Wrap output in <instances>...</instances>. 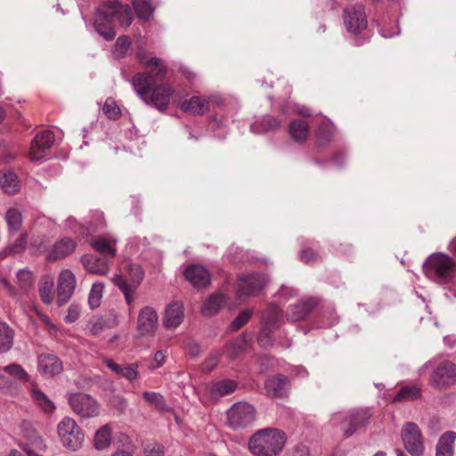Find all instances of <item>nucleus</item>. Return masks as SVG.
I'll list each match as a JSON object with an SVG mask.
<instances>
[{"label": "nucleus", "instance_id": "42", "mask_svg": "<svg viewBox=\"0 0 456 456\" xmlns=\"http://www.w3.org/2000/svg\"><path fill=\"white\" fill-rule=\"evenodd\" d=\"M142 396L149 405L154 406L161 411L168 410L164 396L159 393L144 391Z\"/></svg>", "mask_w": 456, "mask_h": 456}, {"label": "nucleus", "instance_id": "3", "mask_svg": "<svg viewBox=\"0 0 456 456\" xmlns=\"http://www.w3.org/2000/svg\"><path fill=\"white\" fill-rule=\"evenodd\" d=\"M132 83L140 98L147 105L153 106L160 111L167 110L170 97L175 93L172 86L167 84L151 86V81L144 75H135Z\"/></svg>", "mask_w": 456, "mask_h": 456}, {"label": "nucleus", "instance_id": "17", "mask_svg": "<svg viewBox=\"0 0 456 456\" xmlns=\"http://www.w3.org/2000/svg\"><path fill=\"white\" fill-rule=\"evenodd\" d=\"M267 283V278L264 274H248L240 278L238 283V297L256 296Z\"/></svg>", "mask_w": 456, "mask_h": 456}, {"label": "nucleus", "instance_id": "1", "mask_svg": "<svg viewBox=\"0 0 456 456\" xmlns=\"http://www.w3.org/2000/svg\"><path fill=\"white\" fill-rule=\"evenodd\" d=\"M133 21L130 7L118 1L102 4L94 15V28L104 39L110 41L116 37L115 25L127 28Z\"/></svg>", "mask_w": 456, "mask_h": 456}, {"label": "nucleus", "instance_id": "43", "mask_svg": "<svg viewBox=\"0 0 456 456\" xmlns=\"http://www.w3.org/2000/svg\"><path fill=\"white\" fill-rule=\"evenodd\" d=\"M335 134L334 125L330 121L322 122L317 130V140L319 143L330 142Z\"/></svg>", "mask_w": 456, "mask_h": 456}, {"label": "nucleus", "instance_id": "21", "mask_svg": "<svg viewBox=\"0 0 456 456\" xmlns=\"http://www.w3.org/2000/svg\"><path fill=\"white\" fill-rule=\"evenodd\" d=\"M103 362L111 371L118 376L126 379L129 382H134L139 376V365L136 362L120 365L111 359H105Z\"/></svg>", "mask_w": 456, "mask_h": 456}, {"label": "nucleus", "instance_id": "14", "mask_svg": "<svg viewBox=\"0 0 456 456\" xmlns=\"http://www.w3.org/2000/svg\"><path fill=\"white\" fill-rule=\"evenodd\" d=\"M54 142L52 131L45 130L38 133L31 142L29 157L32 161H41L46 158L47 151Z\"/></svg>", "mask_w": 456, "mask_h": 456}, {"label": "nucleus", "instance_id": "8", "mask_svg": "<svg viewBox=\"0 0 456 456\" xmlns=\"http://www.w3.org/2000/svg\"><path fill=\"white\" fill-rule=\"evenodd\" d=\"M227 420L233 429L246 428L255 422L256 410L248 403H236L227 411Z\"/></svg>", "mask_w": 456, "mask_h": 456}, {"label": "nucleus", "instance_id": "36", "mask_svg": "<svg viewBox=\"0 0 456 456\" xmlns=\"http://www.w3.org/2000/svg\"><path fill=\"white\" fill-rule=\"evenodd\" d=\"M53 278L49 275L44 276L38 283L39 296L43 303L45 305H50L53 301Z\"/></svg>", "mask_w": 456, "mask_h": 456}, {"label": "nucleus", "instance_id": "64", "mask_svg": "<svg viewBox=\"0 0 456 456\" xmlns=\"http://www.w3.org/2000/svg\"><path fill=\"white\" fill-rule=\"evenodd\" d=\"M444 341L450 347H453L456 345V338L453 336H447L444 338Z\"/></svg>", "mask_w": 456, "mask_h": 456}, {"label": "nucleus", "instance_id": "34", "mask_svg": "<svg viewBox=\"0 0 456 456\" xmlns=\"http://www.w3.org/2000/svg\"><path fill=\"white\" fill-rule=\"evenodd\" d=\"M224 304V297L221 293L211 295L207 298L201 307V313L205 316H212L218 313Z\"/></svg>", "mask_w": 456, "mask_h": 456}, {"label": "nucleus", "instance_id": "40", "mask_svg": "<svg viewBox=\"0 0 456 456\" xmlns=\"http://www.w3.org/2000/svg\"><path fill=\"white\" fill-rule=\"evenodd\" d=\"M4 219L9 231L17 232L20 229L22 224V215L18 208H10L7 209Z\"/></svg>", "mask_w": 456, "mask_h": 456}, {"label": "nucleus", "instance_id": "63", "mask_svg": "<svg viewBox=\"0 0 456 456\" xmlns=\"http://www.w3.org/2000/svg\"><path fill=\"white\" fill-rule=\"evenodd\" d=\"M0 283L4 286V288L6 289V291L12 295L15 296V289L12 288V286L10 284V282L4 278L3 276H0Z\"/></svg>", "mask_w": 456, "mask_h": 456}, {"label": "nucleus", "instance_id": "22", "mask_svg": "<svg viewBox=\"0 0 456 456\" xmlns=\"http://www.w3.org/2000/svg\"><path fill=\"white\" fill-rule=\"evenodd\" d=\"M289 388V379L281 374L269 378L265 383V389L269 396L282 397Z\"/></svg>", "mask_w": 456, "mask_h": 456}, {"label": "nucleus", "instance_id": "37", "mask_svg": "<svg viewBox=\"0 0 456 456\" xmlns=\"http://www.w3.org/2000/svg\"><path fill=\"white\" fill-rule=\"evenodd\" d=\"M14 342V330L4 322L0 321V353L11 350Z\"/></svg>", "mask_w": 456, "mask_h": 456}, {"label": "nucleus", "instance_id": "28", "mask_svg": "<svg viewBox=\"0 0 456 456\" xmlns=\"http://www.w3.org/2000/svg\"><path fill=\"white\" fill-rule=\"evenodd\" d=\"M237 388V383L232 379H224L213 382L208 385V390L210 395L215 398H220L233 393Z\"/></svg>", "mask_w": 456, "mask_h": 456}, {"label": "nucleus", "instance_id": "10", "mask_svg": "<svg viewBox=\"0 0 456 456\" xmlns=\"http://www.w3.org/2000/svg\"><path fill=\"white\" fill-rule=\"evenodd\" d=\"M402 440L407 452L411 456H421L424 444L419 428L413 422L406 423L401 431Z\"/></svg>", "mask_w": 456, "mask_h": 456}, {"label": "nucleus", "instance_id": "59", "mask_svg": "<svg viewBox=\"0 0 456 456\" xmlns=\"http://www.w3.org/2000/svg\"><path fill=\"white\" fill-rule=\"evenodd\" d=\"M297 294V291L290 287L282 286L278 293L279 297L283 299H288L289 297H295Z\"/></svg>", "mask_w": 456, "mask_h": 456}, {"label": "nucleus", "instance_id": "48", "mask_svg": "<svg viewBox=\"0 0 456 456\" xmlns=\"http://www.w3.org/2000/svg\"><path fill=\"white\" fill-rule=\"evenodd\" d=\"M128 273L131 279V282L128 284L137 288L144 277L142 268L137 264H131L128 268Z\"/></svg>", "mask_w": 456, "mask_h": 456}, {"label": "nucleus", "instance_id": "32", "mask_svg": "<svg viewBox=\"0 0 456 456\" xmlns=\"http://www.w3.org/2000/svg\"><path fill=\"white\" fill-rule=\"evenodd\" d=\"M289 133L295 142H304L309 135V126L305 120H294L289 125Z\"/></svg>", "mask_w": 456, "mask_h": 456}, {"label": "nucleus", "instance_id": "56", "mask_svg": "<svg viewBox=\"0 0 456 456\" xmlns=\"http://www.w3.org/2000/svg\"><path fill=\"white\" fill-rule=\"evenodd\" d=\"M220 354H211L203 362L202 369L206 372H210L217 365L219 362Z\"/></svg>", "mask_w": 456, "mask_h": 456}, {"label": "nucleus", "instance_id": "15", "mask_svg": "<svg viewBox=\"0 0 456 456\" xmlns=\"http://www.w3.org/2000/svg\"><path fill=\"white\" fill-rule=\"evenodd\" d=\"M77 285L75 274L69 269L60 272L57 281V304L65 305L74 294Z\"/></svg>", "mask_w": 456, "mask_h": 456}, {"label": "nucleus", "instance_id": "26", "mask_svg": "<svg viewBox=\"0 0 456 456\" xmlns=\"http://www.w3.org/2000/svg\"><path fill=\"white\" fill-rule=\"evenodd\" d=\"M181 110L191 115H202L209 109L208 101L201 96H192L181 104Z\"/></svg>", "mask_w": 456, "mask_h": 456}, {"label": "nucleus", "instance_id": "46", "mask_svg": "<svg viewBox=\"0 0 456 456\" xmlns=\"http://www.w3.org/2000/svg\"><path fill=\"white\" fill-rule=\"evenodd\" d=\"M4 370L9 374L10 376L14 377L15 379L20 381H28V374L22 368L21 365L18 363H12L4 367Z\"/></svg>", "mask_w": 456, "mask_h": 456}, {"label": "nucleus", "instance_id": "49", "mask_svg": "<svg viewBox=\"0 0 456 456\" xmlns=\"http://www.w3.org/2000/svg\"><path fill=\"white\" fill-rule=\"evenodd\" d=\"M17 279L19 286L23 292H27L34 281L32 273L27 270H20L17 273Z\"/></svg>", "mask_w": 456, "mask_h": 456}, {"label": "nucleus", "instance_id": "24", "mask_svg": "<svg viewBox=\"0 0 456 456\" xmlns=\"http://www.w3.org/2000/svg\"><path fill=\"white\" fill-rule=\"evenodd\" d=\"M315 302L313 298L301 299L297 303L291 305L288 311V320L297 322L305 319L314 308Z\"/></svg>", "mask_w": 456, "mask_h": 456}, {"label": "nucleus", "instance_id": "5", "mask_svg": "<svg viewBox=\"0 0 456 456\" xmlns=\"http://www.w3.org/2000/svg\"><path fill=\"white\" fill-rule=\"evenodd\" d=\"M283 322V314L280 306L270 304L262 314L261 330L258 343L263 347L273 344L272 333L278 330Z\"/></svg>", "mask_w": 456, "mask_h": 456}, {"label": "nucleus", "instance_id": "20", "mask_svg": "<svg viewBox=\"0 0 456 456\" xmlns=\"http://www.w3.org/2000/svg\"><path fill=\"white\" fill-rule=\"evenodd\" d=\"M186 280L195 288H204L210 283L208 270L200 265H191L184 271Z\"/></svg>", "mask_w": 456, "mask_h": 456}, {"label": "nucleus", "instance_id": "57", "mask_svg": "<svg viewBox=\"0 0 456 456\" xmlns=\"http://www.w3.org/2000/svg\"><path fill=\"white\" fill-rule=\"evenodd\" d=\"M167 350H159L154 354L153 356V363H152V369H158L161 367L167 359Z\"/></svg>", "mask_w": 456, "mask_h": 456}, {"label": "nucleus", "instance_id": "47", "mask_svg": "<svg viewBox=\"0 0 456 456\" xmlns=\"http://www.w3.org/2000/svg\"><path fill=\"white\" fill-rule=\"evenodd\" d=\"M130 45H131V41L127 37H126V36L119 37L117 39L116 44L113 47L114 56L117 58H121V57L125 56V54L126 53Z\"/></svg>", "mask_w": 456, "mask_h": 456}, {"label": "nucleus", "instance_id": "55", "mask_svg": "<svg viewBox=\"0 0 456 456\" xmlns=\"http://www.w3.org/2000/svg\"><path fill=\"white\" fill-rule=\"evenodd\" d=\"M300 259L305 264H310L318 259V254L310 248H305L300 252Z\"/></svg>", "mask_w": 456, "mask_h": 456}, {"label": "nucleus", "instance_id": "23", "mask_svg": "<svg viewBox=\"0 0 456 456\" xmlns=\"http://www.w3.org/2000/svg\"><path fill=\"white\" fill-rule=\"evenodd\" d=\"M76 248V242L69 238H62L55 242L47 254V260L55 261L71 254Z\"/></svg>", "mask_w": 456, "mask_h": 456}, {"label": "nucleus", "instance_id": "52", "mask_svg": "<svg viewBox=\"0 0 456 456\" xmlns=\"http://www.w3.org/2000/svg\"><path fill=\"white\" fill-rule=\"evenodd\" d=\"M253 314V311L247 309L240 312L238 316L232 322L231 329L232 330H237L244 326L251 318Z\"/></svg>", "mask_w": 456, "mask_h": 456}, {"label": "nucleus", "instance_id": "4", "mask_svg": "<svg viewBox=\"0 0 456 456\" xmlns=\"http://www.w3.org/2000/svg\"><path fill=\"white\" fill-rule=\"evenodd\" d=\"M454 269L455 262L449 256L442 253L433 254L423 264L426 275L438 283L451 281Z\"/></svg>", "mask_w": 456, "mask_h": 456}, {"label": "nucleus", "instance_id": "6", "mask_svg": "<svg viewBox=\"0 0 456 456\" xmlns=\"http://www.w3.org/2000/svg\"><path fill=\"white\" fill-rule=\"evenodd\" d=\"M57 433L61 444L73 452L80 449L85 441L82 428L70 417H65L58 423Z\"/></svg>", "mask_w": 456, "mask_h": 456}, {"label": "nucleus", "instance_id": "13", "mask_svg": "<svg viewBox=\"0 0 456 456\" xmlns=\"http://www.w3.org/2000/svg\"><path fill=\"white\" fill-rule=\"evenodd\" d=\"M456 383V365L444 362L432 372L430 384L437 389H444Z\"/></svg>", "mask_w": 456, "mask_h": 456}, {"label": "nucleus", "instance_id": "51", "mask_svg": "<svg viewBox=\"0 0 456 456\" xmlns=\"http://www.w3.org/2000/svg\"><path fill=\"white\" fill-rule=\"evenodd\" d=\"M105 322L100 317L92 318L87 324V331L92 336H99L105 329Z\"/></svg>", "mask_w": 456, "mask_h": 456}, {"label": "nucleus", "instance_id": "39", "mask_svg": "<svg viewBox=\"0 0 456 456\" xmlns=\"http://www.w3.org/2000/svg\"><path fill=\"white\" fill-rule=\"evenodd\" d=\"M112 281L124 295L126 302L128 305H131L134 302V293L136 290V287L129 285L128 282L120 275H114Z\"/></svg>", "mask_w": 456, "mask_h": 456}, {"label": "nucleus", "instance_id": "18", "mask_svg": "<svg viewBox=\"0 0 456 456\" xmlns=\"http://www.w3.org/2000/svg\"><path fill=\"white\" fill-rule=\"evenodd\" d=\"M37 369L44 377H54L63 370L62 362L53 354H41L37 357Z\"/></svg>", "mask_w": 456, "mask_h": 456}, {"label": "nucleus", "instance_id": "12", "mask_svg": "<svg viewBox=\"0 0 456 456\" xmlns=\"http://www.w3.org/2000/svg\"><path fill=\"white\" fill-rule=\"evenodd\" d=\"M137 58L140 63L149 69L147 72L138 73L137 75H144L151 81V86H155L157 82L165 78L167 67L160 59L148 57L142 52L137 53Z\"/></svg>", "mask_w": 456, "mask_h": 456}, {"label": "nucleus", "instance_id": "60", "mask_svg": "<svg viewBox=\"0 0 456 456\" xmlns=\"http://www.w3.org/2000/svg\"><path fill=\"white\" fill-rule=\"evenodd\" d=\"M12 386V381L4 375L0 373V391L4 392L9 390Z\"/></svg>", "mask_w": 456, "mask_h": 456}, {"label": "nucleus", "instance_id": "25", "mask_svg": "<svg viewBox=\"0 0 456 456\" xmlns=\"http://www.w3.org/2000/svg\"><path fill=\"white\" fill-rule=\"evenodd\" d=\"M81 262L86 271L97 275H106L109 273L108 262L93 255H86L81 257Z\"/></svg>", "mask_w": 456, "mask_h": 456}, {"label": "nucleus", "instance_id": "38", "mask_svg": "<svg viewBox=\"0 0 456 456\" xmlns=\"http://www.w3.org/2000/svg\"><path fill=\"white\" fill-rule=\"evenodd\" d=\"M134 12L140 20H149L155 10L156 4L154 0H133Z\"/></svg>", "mask_w": 456, "mask_h": 456}, {"label": "nucleus", "instance_id": "33", "mask_svg": "<svg viewBox=\"0 0 456 456\" xmlns=\"http://www.w3.org/2000/svg\"><path fill=\"white\" fill-rule=\"evenodd\" d=\"M30 393L35 403L45 413H52L55 410L54 403L42 392L37 385H32Z\"/></svg>", "mask_w": 456, "mask_h": 456}, {"label": "nucleus", "instance_id": "50", "mask_svg": "<svg viewBox=\"0 0 456 456\" xmlns=\"http://www.w3.org/2000/svg\"><path fill=\"white\" fill-rule=\"evenodd\" d=\"M102 110L110 119H117L121 114L119 107L112 98L106 100Z\"/></svg>", "mask_w": 456, "mask_h": 456}, {"label": "nucleus", "instance_id": "58", "mask_svg": "<svg viewBox=\"0 0 456 456\" xmlns=\"http://www.w3.org/2000/svg\"><path fill=\"white\" fill-rule=\"evenodd\" d=\"M263 125L265 130H274L281 126V121L274 117H265L263 118Z\"/></svg>", "mask_w": 456, "mask_h": 456}, {"label": "nucleus", "instance_id": "53", "mask_svg": "<svg viewBox=\"0 0 456 456\" xmlns=\"http://www.w3.org/2000/svg\"><path fill=\"white\" fill-rule=\"evenodd\" d=\"M145 456H164L163 446L157 443H149L144 445Z\"/></svg>", "mask_w": 456, "mask_h": 456}, {"label": "nucleus", "instance_id": "27", "mask_svg": "<svg viewBox=\"0 0 456 456\" xmlns=\"http://www.w3.org/2000/svg\"><path fill=\"white\" fill-rule=\"evenodd\" d=\"M456 432L446 431L438 439L436 456H453Z\"/></svg>", "mask_w": 456, "mask_h": 456}, {"label": "nucleus", "instance_id": "41", "mask_svg": "<svg viewBox=\"0 0 456 456\" xmlns=\"http://www.w3.org/2000/svg\"><path fill=\"white\" fill-rule=\"evenodd\" d=\"M421 395V390L419 387L406 386L402 387L394 397L395 402L401 401H412L416 400Z\"/></svg>", "mask_w": 456, "mask_h": 456}, {"label": "nucleus", "instance_id": "35", "mask_svg": "<svg viewBox=\"0 0 456 456\" xmlns=\"http://www.w3.org/2000/svg\"><path fill=\"white\" fill-rule=\"evenodd\" d=\"M112 429L110 425L106 424L101 427L94 435V445L98 451L105 450L110 447L111 444Z\"/></svg>", "mask_w": 456, "mask_h": 456}, {"label": "nucleus", "instance_id": "54", "mask_svg": "<svg viewBox=\"0 0 456 456\" xmlns=\"http://www.w3.org/2000/svg\"><path fill=\"white\" fill-rule=\"evenodd\" d=\"M81 306L78 304L72 303L67 311L65 321L69 323L75 322L80 316Z\"/></svg>", "mask_w": 456, "mask_h": 456}, {"label": "nucleus", "instance_id": "45", "mask_svg": "<svg viewBox=\"0 0 456 456\" xmlns=\"http://www.w3.org/2000/svg\"><path fill=\"white\" fill-rule=\"evenodd\" d=\"M27 246V234L23 233L16 240L6 247L2 252H0V259H3L8 254H19L22 252Z\"/></svg>", "mask_w": 456, "mask_h": 456}, {"label": "nucleus", "instance_id": "7", "mask_svg": "<svg viewBox=\"0 0 456 456\" xmlns=\"http://www.w3.org/2000/svg\"><path fill=\"white\" fill-rule=\"evenodd\" d=\"M68 401L74 413L81 419L95 418L101 413L100 403L87 394H72L69 396Z\"/></svg>", "mask_w": 456, "mask_h": 456}, {"label": "nucleus", "instance_id": "62", "mask_svg": "<svg viewBox=\"0 0 456 456\" xmlns=\"http://www.w3.org/2000/svg\"><path fill=\"white\" fill-rule=\"evenodd\" d=\"M187 350H188V353L192 356L199 355V354L200 352V346L195 342H188Z\"/></svg>", "mask_w": 456, "mask_h": 456}, {"label": "nucleus", "instance_id": "29", "mask_svg": "<svg viewBox=\"0 0 456 456\" xmlns=\"http://www.w3.org/2000/svg\"><path fill=\"white\" fill-rule=\"evenodd\" d=\"M0 187L8 194H15L20 189V180L11 170H0Z\"/></svg>", "mask_w": 456, "mask_h": 456}, {"label": "nucleus", "instance_id": "16", "mask_svg": "<svg viewBox=\"0 0 456 456\" xmlns=\"http://www.w3.org/2000/svg\"><path fill=\"white\" fill-rule=\"evenodd\" d=\"M159 324V315L156 310L151 306H144L139 312L136 330L139 336H152Z\"/></svg>", "mask_w": 456, "mask_h": 456}, {"label": "nucleus", "instance_id": "61", "mask_svg": "<svg viewBox=\"0 0 456 456\" xmlns=\"http://www.w3.org/2000/svg\"><path fill=\"white\" fill-rule=\"evenodd\" d=\"M179 71L188 81H192L196 78V74H194L188 67L182 66L180 67Z\"/></svg>", "mask_w": 456, "mask_h": 456}, {"label": "nucleus", "instance_id": "31", "mask_svg": "<svg viewBox=\"0 0 456 456\" xmlns=\"http://www.w3.org/2000/svg\"><path fill=\"white\" fill-rule=\"evenodd\" d=\"M116 239L108 236L94 238L90 244L99 253L113 257L116 255Z\"/></svg>", "mask_w": 456, "mask_h": 456}, {"label": "nucleus", "instance_id": "2", "mask_svg": "<svg viewBox=\"0 0 456 456\" xmlns=\"http://www.w3.org/2000/svg\"><path fill=\"white\" fill-rule=\"evenodd\" d=\"M286 444L285 433L266 428L254 433L248 440V450L256 456H277Z\"/></svg>", "mask_w": 456, "mask_h": 456}, {"label": "nucleus", "instance_id": "30", "mask_svg": "<svg viewBox=\"0 0 456 456\" xmlns=\"http://www.w3.org/2000/svg\"><path fill=\"white\" fill-rule=\"evenodd\" d=\"M250 341V334L243 333L232 342L226 345L224 354H227L230 359H235L246 348Z\"/></svg>", "mask_w": 456, "mask_h": 456}, {"label": "nucleus", "instance_id": "9", "mask_svg": "<svg viewBox=\"0 0 456 456\" xmlns=\"http://www.w3.org/2000/svg\"><path fill=\"white\" fill-rule=\"evenodd\" d=\"M364 411H353L349 412H338L332 416L334 425H339L346 437L351 436L357 428L363 426L368 419Z\"/></svg>", "mask_w": 456, "mask_h": 456}, {"label": "nucleus", "instance_id": "11", "mask_svg": "<svg viewBox=\"0 0 456 456\" xmlns=\"http://www.w3.org/2000/svg\"><path fill=\"white\" fill-rule=\"evenodd\" d=\"M344 24L348 32L360 34L367 28V17L364 7L356 4L344 10Z\"/></svg>", "mask_w": 456, "mask_h": 456}, {"label": "nucleus", "instance_id": "19", "mask_svg": "<svg viewBox=\"0 0 456 456\" xmlns=\"http://www.w3.org/2000/svg\"><path fill=\"white\" fill-rule=\"evenodd\" d=\"M184 319L183 305L180 301H173L166 307L163 325L166 329H176Z\"/></svg>", "mask_w": 456, "mask_h": 456}, {"label": "nucleus", "instance_id": "44", "mask_svg": "<svg viewBox=\"0 0 456 456\" xmlns=\"http://www.w3.org/2000/svg\"><path fill=\"white\" fill-rule=\"evenodd\" d=\"M104 284L102 282H95L93 284L88 296V305L91 309H95L100 306Z\"/></svg>", "mask_w": 456, "mask_h": 456}]
</instances>
